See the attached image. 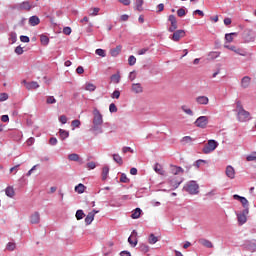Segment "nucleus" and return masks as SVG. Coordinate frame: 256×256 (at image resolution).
I'll return each mask as SVG.
<instances>
[{"label":"nucleus","mask_w":256,"mask_h":256,"mask_svg":"<svg viewBox=\"0 0 256 256\" xmlns=\"http://www.w3.org/2000/svg\"><path fill=\"white\" fill-rule=\"evenodd\" d=\"M236 113L237 119L240 123H246V121H251V113L249 111L243 109V104L241 101L236 102Z\"/></svg>","instance_id":"nucleus-1"},{"label":"nucleus","mask_w":256,"mask_h":256,"mask_svg":"<svg viewBox=\"0 0 256 256\" xmlns=\"http://www.w3.org/2000/svg\"><path fill=\"white\" fill-rule=\"evenodd\" d=\"M93 127H92V131H99L100 133L101 131V125H103V115L101 114V112H99V110L97 108H95L93 110Z\"/></svg>","instance_id":"nucleus-2"},{"label":"nucleus","mask_w":256,"mask_h":256,"mask_svg":"<svg viewBox=\"0 0 256 256\" xmlns=\"http://www.w3.org/2000/svg\"><path fill=\"white\" fill-rule=\"evenodd\" d=\"M184 190L190 195H197L199 193V184L195 181H190L184 186Z\"/></svg>","instance_id":"nucleus-3"},{"label":"nucleus","mask_w":256,"mask_h":256,"mask_svg":"<svg viewBox=\"0 0 256 256\" xmlns=\"http://www.w3.org/2000/svg\"><path fill=\"white\" fill-rule=\"evenodd\" d=\"M194 125L196 127H199L200 129H206L207 125H209V117L207 116H200L196 119L194 122Z\"/></svg>","instance_id":"nucleus-4"},{"label":"nucleus","mask_w":256,"mask_h":256,"mask_svg":"<svg viewBox=\"0 0 256 256\" xmlns=\"http://www.w3.org/2000/svg\"><path fill=\"white\" fill-rule=\"evenodd\" d=\"M215 149H217V141L209 140L208 143L204 146L202 151L203 153H205V155H208V153H213Z\"/></svg>","instance_id":"nucleus-5"},{"label":"nucleus","mask_w":256,"mask_h":256,"mask_svg":"<svg viewBox=\"0 0 256 256\" xmlns=\"http://www.w3.org/2000/svg\"><path fill=\"white\" fill-rule=\"evenodd\" d=\"M248 215H249V208H246L241 213L237 214L238 224L245 225V223H247Z\"/></svg>","instance_id":"nucleus-6"},{"label":"nucleus","mask_w":256,"mask_h":256,"mask_svg":"<svg viewBox=\"0 0 256 256\" xmlns=\"http://www.w3.org/2000/svg\"><path fill=\"white\" fill-rule=\"evenodd\" d=\"M168 21L170 22V27L168 28L169 33H174V31H177V18L175 15H170L168 17Z\"/></svg>","instance_id":"nucleus-7"},{"label":"nucleus","mask_w":256,"mask_h":256,"mask_svg":"<svg viewBox=\"0 0 256 256\" xmlns=\"http://www.w3.org/2000/svg\"><path fill=\"white\" fill-rule=\"evenodd\" d=\"M186 32L185 30H176L174 31V33L172 34V37H170V39H172V41H181V39H183V37H185Z\"/></svg>","instance_id":"nucleus-8"},{"label":"nucleus","mask_w":256,"mask_h":256,"mask_svg":"<svg viewBox=\"0 0 256 256\" xmlns=\"http://www.w3.org/2000/svg\"><path fill=\"white\" fill-rule=\"evenodd\" d=\"M233 199H235L236 201H240V203H242V207H244V209H249V200H247V198L235 194V195H233Z\"/></svg>","instance_id":"nucleus-9"},{"label":"nucleus","mask_w":256,"mask_h":256,"mask_svg":"<svg viewBox=\"0 0 256 256\" xmlns=\"http://www.w3.org/2000/svg\"><path fill=\"white\" fill-rule=\"evenodd\" d=\"M40 221H41V215L39 214V212H34V213L30 216V223H32L33 225L39 224Z\"/></svg>","instance_id":"nucleus-10"},{"label":"nucleus","mask_w":256,"mask_h":256,"mask_svg":"<svg viewBox=\"0 0 256 256\" xmlns=\"http://www.w3.org/2000/svg\"><path fill=\"white\" fill-rule=\"evenodd\" d=\"M198 243L200 245H202L203 247H206L207 249H213V242H211L210 240L208 239H205V238H200L198 240Z\"/></svg>","instance_id":"nucleus-11"},{"label":"nucleus","mask_w":256,"mask_h":256,"mask_svg":"<svg viewBox=\"0 0 256 256\" xmlns=\"http://www.w3.org/2000/svg\"><path fill=\"white\" fill-rule=\"evenodd\" d=\"M195 101L198 105H209V97L207 96H198Z\"/></svg>","instance_id":"nucleus-12"},{"label":"nucleus","mask_w":256,"mask_h":256,"mask_svg":"<svg viewBox=\"0 0 256 256\" xmlns=\"http://www.w3.org/2000/svg\"><path fill=\"white\" fill-rule=\"evenodd\" d=\"M23 83L26 86V89H28V91H31L33 89H39V83L32 81V82H27V81H23Z\"/></svg>","instance_id":"nucleus-13"},{"label":"nucleus","mask_w":256,"mask_h":256,"mask_svg":"<svg viewBox=\"0 0 256 256\" xmlns=\"http://www.w3.org/2000/svg\"><path fill=\"white\" fill-rule=\"evenodd\" d=\"M225 173L229 179H235V168H233V166L231 165L227 166Z\"/></svg>","instance_id":"nucleus-14"},{"label":"nucleus","mask_w":256,"mask_h":256,"mask_svg":"<svg viewBox=\"0 0 256 256\" xmlns=\"http://www.w3.org/2000/svg\"><path fill=\"white\" fill-rule=\"evenodd\" d=\"M128 243H130L132 247L137 246V231L133 230L131 236L128 238Z\"/></svg>","instance_id":"nucleus-15"},{"label":"nucleus","mask_w":256,"mask_h":256,"mask_svg":"<svg viewBox=\"0 0 256 256\" xmlns=\"http://www.w3.org/2000/svg\"><path fill=\"white\" fill-rule=\"evenodd\" d=\"M95 215H97V212H89L88 215L85 218L86 225H91L95 219Z\"/></svg>","instance_id":"nucleus-16"},{"label":"nucleus","mask_w":256,"mask_h":256,"mask_svg":"<svg viewBox=\"0 0 256 256\" xmlns=\"http://www.w3.org/2000/svg\"><path fill=\"white\" fill-rule=\"evenodd\" d=\"M249 85H251V77L244 76L241 80V87H243V89H247Z\"/></svg>","instance_id":"nucleus-17"},{"label":"nucleus","mask_w":256,"mask_h":256,"mask_svg":"<svg viewBox=\"0 0 256 256\" xmlns=\"http://www.w3.org/2000/svg\"><path fill=\"white\" fill-rule=\"evenodd\" d=\"M19 9L21 11H31V4L29 3V1H24L20 3Z\"/></svg>","instance_id":"nucleus-18"},{"label":"nucleus","mask_w":256,"mask_h":256,"mask_svg":"<svg viewBox=\"0 0 256 256\" xmlns=\"http://www.w3.org/2000/svg\"><path fill=\"white\" fill-rule=\"evenodd\" d=\"M143 3H145L144 0H136L134 3V9L141 13V11H143Z\"/></svg>","instance_id":"nucleus-19"},{"label":"nucleus","mask_w":256,"mask_h":256,"mask_svg":"<svg viewBox=\"0 0 256 256\" xmlns=\"http://www.w3.org/2000/svg\"><path fill=\"white\" fill-rule=\"evenodd\" d=\"M39 23H41V20L39 19V17L32 16V17L29 18V24L32 27H35V26L39 25Z\"/></svg>","instance_id":"nucleus-20"},{"label":"nucleus","mask_w":256,"mask_h":256,"mask_svg":"<svg viewBox=\"0 0 256 256\" xmlns=\"http://www.w3.org/2000/svg\"><path fill=\"white\" fill-rule=\"evenodd\" d=\"M133 93H143V86L140 83L132 84Z\"/></svg>","instance_id":"nucleus-21"},{"label":"nucleus","mask_w":256,"mask_h":256,"mask_svg":"<svg viewBox=\"0 0 256 256\" xmlns=\"http://www.w3.org/2000/svg\"><path fill=\"white\" fill-rule=\"evenodd\" d=\"M5 193H6L7 197H10V198L15 197V189L12 186H8L5 189Z\"/></svg>","instance_id":"nucleus-22"},{"label":"nucleus","mask_w":256,"mask_h":256,"mask_svg":"<svg viewBox=\"0 0 256 256\" xmlns=\"http://www.w3.org/2000/svg\"><path fill=\"white\" fill-rule=\"evenodd\" d=\"M154 171L158 173V175H165V170L163 169V166L159 163L155 165Z\"/></svg>","instance_id":"nucleus-23"},{"label":"nucleus","mask_w":256,"mask_h":256,"mask_svg":"<svg viewBox=\"0 0 256 256\" xmlns=\"http://www.w3.org/2000/svg\"><path fill=\"white\" fill-rule=\"evenodd\" d=\"M121 49H123V48L121 47V45L117 46V47L114 48V49H111V50H110V55H111L112 57H117V55H119V53H121Z\"/></svg>","instance_id":"nucleus-24"},{"label":"nucleus","mask_w":256,"mask_h":256,"mask_svg":"<svg viewBox=\"0 0 256 256\" xmlns=\"http://www.w3.org/2000/svg\"><path fill=\"white\" fill-rule=\"evenodd\" d=\"M142 210L141 208H136L134 211H132L131 217L132 219H139L141 217Z\"/></svg>","instance_id":"nucleus-25"},{"label":"nucleus","mask_w":256,"mask_h":256,"mask_svg":"<svg viewBox=\"0 0 256 256\" xmlns=\"http://www.w3.org/2000/svg\"><path fill=\"white\" fill-rule=\"evenodd\" d=\"M224 47L226 49H229L230 51H233L234 53H237L238 55H243V53H241V49L237 48L235 46H230V45H224Z\"/></svg>","instance_id":"nucleus-26"},{"label":"nucleus","mask_w":256,"mask_h":256,"mask_svg":"<svg viewBox=\"0 0 256 256\" xmlns=\"http://www.w3.org/2000/svg\"><path fill=\"white\" fill-rule=\"evenodd\" d=\"M194 139L191 138V136H184L181 140V143H183V145H191V143H193Z\"/></svg>","instance_id":"nucleus-27"},{"label":"nucleus","mask_w":256,"mask_h":256,"mask_svg":"<svg viewBox=\"0 0 256 256\" xmlns=\"http://www.w3.org/2000/svg\"><path fill=\"white\" fill-rule=\"evenodd\" d=\"M95 89H97V86H95V84L88 82L85 84V91H90L93 92L95 91Z\"/></svg>","instance_id":"nucleus-28"},{"label":"nucleus","mask_w":256,"mask_h":256,"mask_svg":"<svg viewBox=\"0 0 256 256\" xmlns=\"http://www.w3.org/2000/svg\"><path fill=\"white\" fill-rule=\"evenodd\" d=\"M85 189H87V187H85V185H83V184H78L77 186H75V191H76V193H79V194H81V193H85Z\"/></svg>","instance_id":"nucleus-29"},{"label":"nucleus","mask_w":256,"mask_h":256,"mask_svg":"<svg viewBox=\"0 0 256 256\" xmlns=\"http://www.w3.org/2000/svg\"><path fill=\"white\" fill-rule=\"evenodd\" d=\"M9 41H11L12 45L13 43H17V32H10Z\"/></svg>","instance_id":"nucleus-30"},{"label":"nucleus","mask_w":256,"mask_h":256,"mask_svg":"<svg viewBox=\"0 0 256 256\" xmlns=\"http://www.w3.org/2000/svg\"><path fill=\"white\" fill-rule=\"evenodd\" d=\"M183 172H184L183 168H181L179 166H173L172 167L173 175H179V173H183Z\"/></svg>","instance_id":"nucleus-31"},{"label":"nucleus","mask_w":256,"mask_h":256,"mask_svg":"<svg viewBox=\"0 0 256 256\" xmlns=\"http://www.w3.org/2000/svg\"><path fill=\"white\" fill-rule=\"evenodd\" d=\"M157 241H159V239L155 236V234H150L148 243H150V245H155Z\"/></svg>","instance_id":"nucleus-32"},{"label":"nucleus","mask_w":256,"mask_h":256,"mask_svg":"<svg viewBox=\"0 0 256 256\" xmlns=\"http://www.w3.org/2000/svg\"><path fill=\"white\" fill-rule=\"evenodd\" d=\"M59 133H60V138L62 140H65V139H67V137H69V131H67V130L60 129Z\"/></svg>","instance_id":"nucleus-33"},{"label":"nucleus","mask_w":256,"mask_h":256,"mask_svg":"<svg viewBox=\"0 0 256 256\" xmlns=\"http://www.w3.org/2000/svg\"><path fill=\"white\" fill-rule=\"evenodd\" d=\"M113 160L118 163V165H123V158L119 154L113 155Z\"/></svg>","instance_id":"nucleus-34"},{"label":"nucleus","mask_w":256,"mask_h":256,"mask_svg":"<svg viewBox=\"0 0 256 256\" xmlns=\"http://www.w3.org/2000/svg\"><path fill=\"white\" fill-rule=\"evenodd\" d=\"M108 175H109V168L107 166H105L102 169V179H103V181H105L107 179Z\"/></svg>","instance_id":"nucleus-35"},{"label":"nucleus","mask_w":256,"mask_h":256,"mask_svg":"<svg viewBox=\"0 0 256 256\" xmlns=\"http://www.w3.org/2000/svg\"><path fill=\"white\" fill-rule=\"evenodd\" d=\"M112 83H119V81H121V75L119 74H114L110 77Z\"/></svg>","instance_id":"nucleus-36"},{"label":"nucleus","mask_w":256,"mask_h":256,"mask_svg":"<svg viewBox=\"0 0 256 256\" xmlns=\"http://www.w3.org/2000/svg\"><path fill=\"white\" fill-rule=\"evenodd\" d=\"M181 109H182V111H183L184 113H186V115L193 116V110H191V108H189V107L183 105V106L181 107Z\"/></svg>","instance_id":"nucleus-37"},{"label":"nucleus","mask_w":256,"mask_h":256,"mask_svg":"<svg viewBox=\"0 0 256 256\" xmlns=\"http://www.w3.org/2000/svg\"><path fill=\"white\" fill-rule=\"evenodd\" d=\"M40 41H41V44L44 46L49 45V37L45 35L40 36Z\"/></svg>","instance_id":"nucleus-38"},{"label":"nucleus","mask_w":256,"mask_h":256,"mask_svg":"<svg viewBox=\"0 0 256 256\" xmlns=\"http://www.w3.org/2000/svg\"><path fill=\"white\" fill-rule=\"evenodd\" d=\"M233 35H237V33H230V34H226L225 35V39L227 41V43H233Z\"/></svg>","instance_id":"nucleus-39"},{"label":"nucleus","mask_w":256,"mask_h":256,"mask_svg":"<svg viewBox=\"0 0 256 256\" xmlns=\"http://www.w3.org/2000/svg\"><path fill=\"white\" fill-rule=\"evenodd\" d=\"M96 55H98L99 57H107V53L105 52V50L99 48L96 49L95 51Z\"/></svg>","instance_id":"nucleus-40"},{"label":"nucleus","mask_w":256,"mask_h":256,"mask_svg":"<svg viewBox=\"0 0 256 256\" xmlns=\"http://www.w3.org/2000/svg\"><path fill=\"white\" fill-rule=\"evenodd\" d=\"M83 217H85V213L83 212V210H77V212H76V219L78 221H81V219H83Z\"/></svg>","instance_id":"nucleus-41"},{"label":"nucleus","mask_w":256,"mask_h":256,"mask_svg":"<svg viewBox=\"0 0 256 256\" xmlns=\"http://www.w3.org/2000/svg\"><path fill=\"white\" fill-rule=\"evenodd\" d=\"M170 185L173 189H177L181 185V181L170 180Z\"/></svg>","instance_id":"nucleus-42"},{"label":"nucleus","mask_w":256,"mask_h":256,"mask_svg":"<svg viewBox=\"0 0 256 256\" xmlns=\"http://www.w3.org/2000/svg\"><path fill=\"white\" fill-rule=\"evenodd\" d=\"M71 125H72L73 129H77V128L81 127V121L80 120H73L71 122Z\"/></svg>","instance_id":"nucleus-43"},{"label":"nucleus","mask_w":256,"mask_h":256,"mask_svg":"<svg viewBox=\"0 0 256 256\" xmlns=\"http://www.w3.org/2000/svg\"><path fill=\"white\" fill-rule=\"evenodd\" d=\"M178 17H185L187 15V11L184 10V8H180L177 10Z\"/></svg>","instance_id":"nucleus-44"},{"label":"nucleus","mask_w":256,"mask_h":256,"mask_svg":"<svg viewBox=\"0 0 256 256\" xmlns=\"http://www.w3.org/2000/svg\"><path fill=\"white\" fill-rule=\"evenodd\" d=\"M46 103H47L48 105H53V103H57V100L55 99V97L49 96V97L46 99Z\"/></svg>","instance_id":"nucleus-45"},{"label":"nucleus","mask_w":256,"mask_h":256,"mask_svg":"<svg viewBox=\"0 0 256 256\" xmlns=\"http://www.w3.org/2000/svg\"><path fill=\"white\" fill-rule=\"evenodd\" d=\"M68 159L69 161H79V154H70Z\"/></svg>","instance_id":"nucleus-46"},{"label":"nucleus","mask_w":256,"mask_h":256,"mask_svg":"<svg viewBox=\"0 0 256 256\" xmlns=\"http://www.w3.org/2000/svg\"><path fill=\"white\" fill-rule=\"evenodd\" d=\"M109 111L110 113H117V105H115V103H111L109 105Z\"/></svg>","instance_id":"nucleus-47"},{"label":"nucleus","mask_w":256,"mask_h":256,"mask_svg":"<svg viewBox=\"0 0 256 256\" xmlns=\"http://www.w3.org/2000/svg\"><path fill=\"white\" fill-rule=\"evenodd\" d=\"M128 63H129L130 66L135 65V63H137V58H135V56H130L128 58Z\"/></svg>","instance_id":"nucleus-48"},{"label":"nucleus","mask_w":256,"mask_h":256,"mask_svg":"<svg viewBox=\"0 0 256 256\" xmlns=\"http://www.w3.org/2000/svg\"><path fill=\"white\" fill-rule=\"evenodd\" d=\"M15 247H16L15 243L9 242V243L7 244V246H6V249H7L8 251H15Z\"/></svg>","instance_id":"nucleus-49"},{"label":"nucleus","mask_w":256,"mask_h":256,"mask_svg":"<svg viewBox=\"0 0 256 256\" xmlns=\"http://www.w3.org/2000/svg\"><path fill=\"white\" fill-rule=\"evenodd\" d=\"M112 99H119V97H121V92L119 90H115L112 95H111Z\"/></svg>","instance_id":"nucleus-50"},{"label":"nucleus","mask_w":256,"mask_h":256,"mask_svg":"<svg viewBox=\"0 0 256 256\" xmlns=\"http://www.w3.org/2000/svg\"><path fill=\"white\" fill-rule=\"evenodd\" d=\"M246 161H256V152H254V153L248 155V156L246 157Z\"/></svg>","instance_id":"nucleus-51"},{"label":"nucleus","mask_w":256,"mask_h":256,"mask_svg":"<svg viewBox=\"0 0 256 256\" xmlns=\"http://www.w3.org/2000/svg\"><path fill=\"white\" fill-rule=\"evenodd\" d=\"M9 99V95L7 93H0V102L7 101Z\"/></svg>","instance_id":"nucleus-52"},{"label":"nucleus","mask_w":256,"mask_h":256,"mask_svg":"<svg viewBox=\"0 0 256 256\" xmlns=\"http://www.w3.org/2000/svg\"><path fill=\"white\" fill-rule=\"evenodd\" d=\"M120 182L121 183H129V178H127L126 174H121Z\"/></svg>","instance_id":"nucleus-53"},{"label":"nucleus","mask_w":256,"mask_h":256,"mask_svg":"<svg viewBox=\"0 0 256 256\" xmlns=\"http://www.w3.org/2000/svg\"><path fill=\"white\" fill-rule=\"evenodd\" d=\"M20 41L21 43H29L31 40L29 39L28 36L22 35L20 36Z\"/></svg>","instance_id":"nucleus-54"},{"label":"nucleus","mask_w":256,"mask_h":256,"mask_svg":"<svg viewBox=\"0 0 256 256\" xmlns=\"http://www.w3.org/2000/svg\"><path fill=\"white\" fill-rule=\"evenodd\" d=\"M23 53H24V50L21 46H18V47L15 48V54L16 55H23Z\"/></svg>","instance_id":"nucleus-55"},{"label":"nucleus","mask_w":256,"mask_h":256,"mask_svg":"<svg viewBox=\"0 0 256 256\" xmlns=\"http://www.w3.org/2000/svg\"><path fill=\"white\" fill-rule=\"evenodd\" d=\"M95 167H97V164H95V162L87 163V169L91 170V169H95Z\"/></svg>","instance_id":"nucleus-56"},{"label":"nucleus","mask_w":256,"mask_h":256,"mask_svg":"<svg viewBox=\"0 0 256 256\" xmlns=\"http://www.w3.org/2000/svg\"><path fill=\"white\" fill-rule=\"evenodd\" d=\"M71 32H72L71 27H64L63 28L64 35H71Z\"/></svg>","instance_id":"nucleus-57"},{"label":"nucleus","mask_w":256,"mask_h":256,"mask_svg":"<svg viewBox=\"0 0 256 256\" xmlns=\"http://www.w3.org/2000/svg\"><path fill=\"white\" fill-rule=\"evenodd\" d=\"M59 121H60V123H62V125H65V123H67V116L61 115L59 117Z\"/></svg>","instance_id":"nucleus-58"},{"label":"nucleus","mask_w":256,"mask_h":256,"mask_svg":"<svg viewBox=\"0 0 256 256\" xmlns=\"http://www.w3.org/2000/svg\"><path fill=\"white\" fill-rule=\"evenodd\" d=\"M76 73H78V75H83V73H85V69H83L82 66H78L76 69Z\"/></svg>","instance_id":"nucleus-59"},{"label":"nucleus","mask_w":256,"mask_h":256,"mask_svg":"<svg viewBox=\"0 0 256 256\" xmlns=\"http://www.w3.org/2000/svg\"><path fill=\"white\" fill-rule=\"evenodd\" d=\"M99 11V8H93L92 13H90V15H92V17H95V15H99Z\"/></svg>","instance_id":"nucleus-60"},{"label":"nucleus","mask_w":256,"mask_h":256,"mask_svg":"<svg viewBox=\"0 0 256 256\" xmlns=\"http://www.w3.org/2000/svg\"><path fill=\"white\" fill-rule=\"evenodd\" d=\"M122 152L123 153H133V149H131V147H123L122 148Z\"/></svg>","instance_id":"nucleus-61"},{"label":"nucleus","mask_w":256,"mask_h":256,"mask_svg":"<svg viewBox=\"0 0 256 256\" xmlns=\"http://www.w3.org/2000/svg\"><path fill=\"white\" fill-rule=\"evenodd\" d=\"M1 121H3V123H9V115H2Z\"/></svg>","instance_id":"nucleus-62"},{"label":"nucleus","mask_w":256,"mask_h":256,"mask_svg":"<svg viewBox=\"0 0 256 256\" xmlns=\"http://www.w3.org/2000/svg\"><path fill=\"white\" fill-rule=\"evenodd\" d=\"M49 143L51 145H57V143H58L57 138H55V137L50 138Z\"/></svg>","instance_id":"nucleus-63"},{"label":"nucleus","mask_w":256,"mask_h":256,"mask_svg":"<svg viewBox=\"0 0 256 256\" xmlns=\"http://www.w3.org/2000/svg\"><path fill=\"white\" fill-rule=\"evenodd\" d=\"M120 256H131V252H129V251H122L120 253Z\"/></svg>","instance_id":"nucleus-64"}]
</instances>
